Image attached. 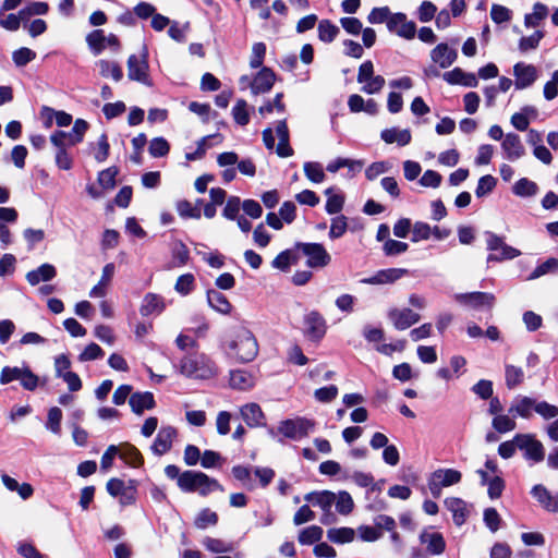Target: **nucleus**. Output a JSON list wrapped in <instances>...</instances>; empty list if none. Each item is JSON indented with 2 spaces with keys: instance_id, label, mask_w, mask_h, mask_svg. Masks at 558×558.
Masks as SVG:
<instances>
[{
  "instance_id": "c756f323",
  "label": "nucleus",
  "mask_w": 558,
  "mask_h": 558,
  "mask_svg": "<svg viewBox=\"0 0 558 558\" xmlns=\"http://www.w3.org/2000/svg\"><path fill=\"white\" fill-rule=\"evenodd\" d=\"M107 492L112 497H121V504L129 505L134 501V498L131 494L128 493L124 482L120 478L113 477L107 482L106 485Z\"/></svg>"
},
{
  "instance_id": "6e6d98bb",
  "label": "nucleus",
  "mask_w": 558,
  "mask_h": 558,
  "mask_svg": "<svg viewBox=\"0 0 558 558\" xmlns=\"http://www.w3.org/2000/svg\"><path fill=\"white\" fill-rule=\"evenodd\" d=\"M36 58V52L29 48L22 47L12 53V60L16 66H25Z\"/></svg>"
},
{
  "instance_id": "338daca9",
  "label": "nucleus",
  "mask_w": 558,
  "mask_h": 558,
  "mask_svg": "<svg viewBox=\"0 0 558 558\" xmlns=\"http://www.w3.org/2000/svg\"><path fill=\"white\" fill-rule=\"evenodd\" d=\"M534 411L545 420L555 418L558 415V408L546 401L537 402L535 400Z\"/></svg>"
},
{
  "instance_id": "37998d69",
  "label": "nucleus",
  "mask_w": 558,
  "mask_h": 558,
  "mask_svg": "<svg viewBox=\"0 0 558 558\" xmlns=\"http://www.w3.org/2000/svg\"><path fill=\"white\" fill-rule=\"evenodd\" d=\"M558 270V259L550 257L541 265H538L526 278L527 280H535L547 274H553Z\"/></svg>"
},
{
  "instance_id": "49530a36",
  "label": "nucleus",
  "mask_w": 558,
  "mask_h": 558,
  "mask_svg": "<svg viewBox=\"0 0 558 558\" xmlns=\"http://www.w3.org/2000/svg\"><path fill=\"white\" fill-rule=\"evenodd\" d=\"M492 426L497 433L505 434L515 429L517 423L513 416L499 414L493 418Z\"/></svg>"
},
{
  "instance_id": "603ef678",
  "label": "nucleus",
  "mask_w": 558,
  "mask_h": 558,
  "mask_svg": "<svg viewBox=\"0 0 558 558\" xmlns=\"http://www.w3.org/2000/svg\"><path fill=\"white\" fill-rule=\"evenodd\" d=\"M246 108L247 102L244 99H239L232 108L233 119L239 125L244 126L250 122V116Z\"/></svg>"
},
{
  "instance_id": "f8f14e48",
  "label": "nucleus",
  "mask_w": 558,
  "mask_h": 558,
  "mask_svg": "<svg viewBox=\"0 0 558 558\" xmlns=\"http://www.w3.org/2000/svg\"><path fill=\"white\" fill-rule=\"evenodd\" d=\"M177 437V429L172 426H162L150 447L151 451L156 456H162L167 453L171 447L172 441Z\"/></svg>"
},
{
  "instance_id": "79ce46f5",
  "label": "nucleus",
  "mask_w": 558,
  "mask_h": 558,
  "mask_svg": "<svg viewBox=\"0 0 558 558\" xmlns=\"http://www.w3.org/2000/svg\"><path fill=\"white\" fill-rule=\"evenodd\" d=\"M323 529L318 525H311L303 529L299 534V542L302 545H311L317 543L323 537Z\"/></svg>"
},
{
  "instance_id": "8fccbe9b",
  "label": "nucleus",
  "mask_w": 558,
  "mask_h": 558,
  "mask_svg": "<svg viewBox=\"0 0 558 558\" xmlns=\"http://www.w3.org/2000/svg\"><path fill=\"white\" fill-rule=\"evenodd\" d=\"M306 178L313 183H320L325 179L324 170L318 162L307 161L303 166Z\"/></svg>"
},
{
  "instance_id": "5fc2aeb1",
  "label": "nucleus",
  "mask_w": 558,
  "mask_h": 558,
  "mask_svg": "<svg viewBox=\"0 0 558 558\" xmlns=\"http://www.w3.org/2000/svg\"><path fill=\"white\" fill-rule=\"evenodd\" d=\"M496 184L497 180L493 175L486 174L481 177L475 189V195L477 197H483L489 194L495 189Z\"/></svg>"
},
{
  "instance_id": "e433bc0d",
  "label": "nucleus",
  "mask_w": 558,
  "mask_h": 558,
  "mask_svg": "<svg viewBox=\"0 0 558 558\" xmlns=\"http://www.w3.org/2000/svg\"><path fill=\"white\" fill-rule=\"evenodd\" d=\"M355 532L351 527H333L327 531V537L336 544H345L354 539Z\"/></svg>"
},
{
  "instance_id": "39448f33",
  "label": "nucleus",
  "mask_w": 558,
  "mask_h": 558,
  "mask_svg": "<svg viewBox=\"0 0 558 558\" xmlns=\"http://www.w3.org/2000/svg\"><path fill=\"white\" fill-rule=\"evenodd\" d=\"M295 248L307 257L306 265L311 268H324L331 262V256L320 243L296 242Z\"/></svg>"
},
{
  "instance_id": "c85d7f7f",
  "label": "nucleus",
  "mask_w": 558,
  "mask_h": 558,
  "mask_svg": "<svg viewBox=\"0 0 558 558\" xmlns=\"http://www.w3.org/2000/svg\"><path fill=\"white\" fill-rule=\"evenodd\" d=\"M445 505L447 509L452 512L453 522L460 526L466 521L468 511H466V504L456 497L447 498L445 500Z\"/></svg>"
},
{
  "instance_id": "7ed1b4c3",
  "label": "nucleus",
  "mask_w": 558,
  "mask_h": 558,
  "mask_svg": "<svg viewBox=\"0 0 558 558\" xmlns=\"http://www.w3.org/2000/svg\"><path fill=\"white\" fill-rule=\"evenodd\" d=\"M486 247L493 252L487 256V262H504L510 260L521 255V251L515 247L508 245L502 236L497 235L494 232L486 231Z\"/></svg>"
},
{
  "instance_id": "4d7b16f0",
  "label": "nucleus",
  "mask_w": 558,
  "mask_h": 558,
  "mask_svg": "<svg viewBox=\"0 0 558 558\" xmlns=\"http://www.w3.org/2000/svg\"><path fill=\"white\" fill-rule=\"evenodd\" d=\"M409 245L405 242L387 239L384 243L383 251L387 256H396L407 252Z\"/></svg>"
},
{
  "instance_id": "ea45409f",
  "label": "nucleus",
  "mask_w": 558,
  "mask_h": 558,
  "mask_svg": "<svg viewBox=\"0 0 558 558\" xmlns=\"http://www.w3.org/2000/svg\"><path fill=\"white\" fill-rule=\"evenodd\" d=\"M62 411L58 407L49 409L45 427L53 435H61Z\"/></svg>"
},
{
  "instance_id": "052dcab7",
  "label": "nucleus",
  "mask_w": 558,
  "mask_h": 558,
  "mask_svg": "<svg viewBox=\"0 0 558 558\" xmlns=\"http://www.w3.org/2000/svg\"><path fill=\"white\" fill-rule=\"evenodd\" d=\"M217 521V513L206 508L198 513L195 520V525L198 529H206L208 525H215Z\"/></svg>"
},
{
  "instance_id": "4be33fe9",
  "label": "nucleus",
  "mask_w": 558,
  "mask_h": 558,
  "mask_svg": "<svg viewBox=\"0 0 558 558\" xmlns=\"http://www.w3.org/2000/svg\"><path fill=\"white\" fill-rule=\"evenodd\" d=\"M199 481H207V474L201 471L186 470L179 477V488L185 493L196 492Z\"/></svg>"
},
{
  "instance_id": "f03ea898",
  "label": "nucleus",
  "mask_w": 558,
  "mask_h": 558,
  "mask_svg": "<svg viewBox=\"0 0 558 558\" xmlns=\"http://www.w3.org/2000/svg\"><path fill=\"white\" fill-rule=\"evenodd\" d=\"M181 374L186 377L205 379L216 374L215 364L205 355L185 356L180 364Z\"/></svg>"
},
{
  "instance_id": "e2e57ef3",
  "label": "nucleus",
  "mask_w": 558,
  "mask_h": 558,
  "mask_svg": "<svg viewBox=\"0 0 558 558\" xmlns=\"http://www.w3.org/2000/svg\"><path fill=\"white\" fill-rule=\"evenodd\" d=\"M471 390L483 400H488L493 396V383L487 379L478 380Z\"/></svg>"
},
{
  "instance_id": "f257e3e1",
  "label": "nucleus",
  "mask_w": 558,
  "mask_h": 558,
  "mask_svg": "<svg viewBox=\"0 0 558 558\" xmlns=\"http://www.w3.org/2000/svg\"><path fill=\"white\" fill-rule=\"evenodd\" d=\"M230 354L241 363L253 361L258 353L257 340L246 328H241L229 344Z\"/></svg>"
},
{
  "instance_id": "4468645a",
  "label": "nucleus",
  "mask_w": 558,
  "mask_h": 558,
  "mask_svg": "<svg viewBox=\"0 0 558 558\" xmlns=\"http://www.w3.org/2000/svg\"><path fill=\"white\" fill-rule=\"evenodd\" d=\"M240 414L242 420L250 428H256L266 425V416L259 404L255 402L242 405L240 408Z\"/></svg>"
},
{
  "instance_id": "f704fd0d",
  "label": "nucleus",
  "mask_w": 558,
  "mask_h": 558,
  "mask_svg": "<svg viewBox=\"0 0 558 558\" xmlns=\"http://www.w3.org/2000/svg\"><path fill=\"white\" fill-rule=\"evenodd\" d=\"M537 192V184L526 178L518 180L512 186V193L519 197H532L536 195Z\"/></svg>"
},
{
  "instance_id": "2f4dec72",
  "label": "nucleus",
  "mask_w": 558,
  "mask_h": 558,
  "mask_svg": "<svg viewBox=\"0 0 558 558\" xmlns=\"http://www.w3.org/2000/svg\"><path fill=\"white\" fill-rule=\"evenodd\" d=\"M207 302L213 310L221 314H229L232 307L226 295L213 289L207 291Z\"/></svg>"
},
{
  "instance_id": "a18cd8bd",
  "label": "nucleus",
  "mask_w": 558,
  "mask_h": 558,
  "mask_svg": "<svg viewBox=\"0 0 558 558\" xmlns=\"http://www.w3.org/2000/svg\"><path fill=\"white\" fill-rule=\"evenodd\" d=\"M335 505H336V510L342 515L350 514L354 508L353 499H352L351 495L345 490H340L336 495Z\"/></svg>"
},
{
  "instance_id": "774afa93",
  "label": "nucleus",
  "mask_w": 558,
  "mask_h": 558,
  "mask_svg": "<svg viewBox=\"0 0 558 558\" xmlns=\"http://www.w3.org/2000/svg\"><path fill=\"white\" fill-rule=\"evenodd\" d=\"M432 235V228L428 223L416 221L412 229V241L418 242L427 240Z\"/></svg>"
},
{
  "instance_id": "cd10ccee",
  "label": "nucleus",
  "mask_w": 558,
  "mask_h": 558,
  "mask_svg": "<svg viewBox=\"0 0 558 558\" xmlns=\"http://www.w3.org/2000/svg\"><path fill=\"white\" fill-rule=\"evenodd\" d=\"M114 270L116 267L113 263H108L104 266L99 282L96 286H94L89 291L90 298H102L106 295V287L111 281L114 275Z\"/></svg>"
},
{
  "instance_id": "6e6552de",
  "label": "nucleus",
  "mask_w": 558,
  "mask_h": 558,
  "mask_svg": "<svg viewBox=\"0 0 558 558\" xmlns=\"http://www.w3.org/2000/svg\"><path fill=\"white\" fill-rule=\"evenodd\" d=\"M515 442L518 449L524 451V458L534 462L544 460L545 452L543 444L532 434H517Z\"/></svg>"
},
{
  "instance_id": "3c124183",
  "label": "nucleus",
  "mask_w": 558,
  "mask_h": 558,
  "mask_svg": "<svg viewBox=\"0 0 558 558\" xmlns=\"http://www.w3.org/2000/svg\"><path fill=\"white\" fill-rule=\"evenodd\" d=\"M348 229V218L343 215H339L331 219L329 238L330 239H339L341 238Z\"/></svg>"
},
{
  "instance_id": "0eeeda50",
  "label": "nucleus",
  "mask_w": 558,
  "mask_h": 558,
  "mask_svg": "<svg viewBox=\"0 0 558 558\" xmlns=\"http://www.w3.org/2000/svg\"><path fill=\"white\" fill-rule=\"evenodd\" d=\"M148 51L145 46H143L142 52L140 56L131 54L128 59V77L131 81H136L144 85L149 86V65H148Z\"/></svg>"
},
{
  "instance_id": "f3484780",
  "label": "nucleus",
  "mask_w": 558,
  "mask_h": 558,
  "mask_svg": "<svg viewBox=\"0 0 558 558\" xmlns=\"http://www.w3.org/2000/svg\"><path fill=\"white\" fill-rule=\"evenodd\" d=\"M458 58V52L456 49L449 48V46L445 43L438 44L430 51V59L434 63L438 64L441 69H447Z\"/></svg>"
},
{
  "instance_id": "1a4fd4ad",
  "label": "nucleus",
  "mask_w": 558,
  "mask_h": 558,
  "mask_svg": "<svg viewBox=\"0 0 558 558\" xmlns=\"http://www.w3.org/2000/svg\"><path fill=\"white\" fill-rule=\"evenodd\" d=\"M305 336L314 341L320 340L327 330V323L318 311H311L304 315Z\"/></svg>"
},
{
  "instance_id": "c9c22d12",
  "label": "nucleus",
  "mask_w": 558,
  "mask_h": 558,
  "mask_svg": "<svg viewBox=\"0 0 558 558\" xmlns=\"http://www.w3.org/2000/svg\"><path fill=\"white\" fill-rule=\"evenodd\" d=\"M99 68V73L102 77H112L116 82H119L123 77V72L121 66L113 61L108 60H99L97 62Z\"/></svg>"
},
{
  "instance_id": "dca6fc26",
  "label": "nucleus",
  "mask_w": 558,
  "mask_h": 558,
  "mask_svg": "<svg viewBox=\"0 0 558 558\" xmlns=\"http://www.w3.org/2000/svg\"><path fill=\"white\" fill-rule=\"evenodd\" d=\"M276 81L275 72L267 66L260 69L251 83V90L254 95L269 92Z\"/></svg>"
},
{
  "instance_id": "a211bd4d",
  "label": "nucleus",
  "mask_w": 558,
  "mask_h": 558,
  "mask_svg": "<svg viewBox=\"0 0 558 558\" xmlns=\"http://www.w3.org/2000/svg\"><path fill=\"white\" fill-rule=\"evenodd\" d=\"M501 148L506 154V158L510 161H514L524 156L525 149L522 145L521 138L515 133L506 134Z\"/></svg>"
},
{
  "instance_id": "9b49d317",
  "label": "nucleus",
  "mask_w": 558,
  "mask_h": 558,
  "mask_svg": "<svg viewBox=\"0 0 558 558\" xmlns=\"http://www.w3.org/2000/svg\"><path fill=\"white\" fill-rule=\"evenodd\" d=\"M388 318L396 329L405 330L416 324L421 319V316L411 308H391L388 312Z\"/></svg>"
},
{
  "instance_id": "58836bf2",
  "label": "nucleus",
  "mask_w": 558,
  "mask_h": 558,
  "mask_svg": "<svg viewBox=\"0 0 558 558\" xmlns=\"http://www.w3.org/2000/svg\"><path fill=\"white\" fill-rule=\"evenodd\" d=\"M318 38L324 43H331L339 34V28L329 20H322L318 23Z\"/></svg>"
},
{
  "instance_id": "6ab92c4d",
  "label": "nucleus",
  "mask_w": 558,
  "mask_h": 558,
  "mask_svg": "<svg viewBox=\"0 0 558 558\" xmlns=\"http://www.w3.org/2000/svg\"><path fill=\"white\" fill-rule=\"evenodd\" d=\"M442 78L451 85H462L465 87H476L478 81L473 73H465L460 68H454L451 71L445 72Z\"/></svg>"
},
{
  "instance_id": "4c0bfd02",
  "label": "nucleus",
  "mask_w": 558,
  "mask_h": 558,
  "mask_svg": "<svg viewBox=\"0 0 558 558\" xmlns=\"http://www.w3.org/2000/svg\"><path fill=\"white\" fill-rule=\"evenodd\" d=\"M548 15V8L537 2L533 7V12L524 16V25L526 27H536Z\"/></svg>"
},
{
  "instance_id": "423d86ee",
  "label": "nucleus",
  "mask_w": 558,
  "mask_h": 558,
  "mask_svg": "<svg viewBox=\"0 0 558 558\" xmlns=\"http://www.w3.org/2000/svg\"><path fill=\"white\" fill-rule=\"evenodd\" d=\"M315 422L306 417L288 418L280 422L278 432L289 439H301L314 430Z\"/></svg>"
},
{
  "instance_id": "20e7f679",
  "label": "nucleus",
  "mask_w": 558,
  "mask_h": 558,
  "mask_svg": "<svg viewBox=\"0 0 558 558\" xmlns=\"http://www.w3.org/2000/svg\"><path fill=\"white\" fill-rule=\"evenodd\" d=\"M13 380H20L25 390L34 391L38 387L39 378L29 367L4 366L0 374V384L7 385Z\"/></svg>"
},
{
  "instance_id": "b1692460",
  "label": "nucleus",
  "mask_w": 558,
  "mask_h": 558,
  "mask_svg": "<svg viewBox=\"0 0 558 558\" xmlns=\"http://www.w3.org/2000/svg\"><path fill=\"white\" fill-rule=\"evenodd\" d=\"M57 275L53 265L45 263L38 268L33 269L26 274V280L31 286H37L40 281H50Z\"/></svg>"
},
{
  "instance_id": "864d4df0",
  "label": "nucleus",
  "mask_w": 558,
  "mask_h": 558,
  "mask_svg": "<svg viewBox=\"0 0 558 558\" xmlns=\"http://www.w3.org/2000/svg\"><path fill=\"white\" fill-rule=\"evenodd\" d=\"M544 37V32L535 31L531 36L522 37L519 40V49L521 52L534 50L538 47L541 39Z\"/></svg>"
},
{
  "instance_id": "ddd939ff",
  "label": "nucleus",
  "mask_w": 558,
  "mask_h": 558,
  "mask_svg": "<svg viewBox=\"0 0 558 558\" xmlns=\"http://www.w3.org/2000/svg\"><path fill=\"white\" fill-rule=\"evenodd\" d=\"M456 299L459 303L473 308H490L495 301V296L487 292H470L457 294Z\"/></svg>"
},
{
  "instance_id": "2eb2a0df",
  "label": "nucleus",
  "mask_w": 558,
  "mask_h": 558,
  "mask_svg": "<svg viewBox=\"0 0 558 558\" xmlns=\"http://www.w3.org/2000/svg\"><path fill=\"white\" fill-rule=\"evenodd\" d=\"M513 75L515 76V88L524 89L537 80V70L532 64L519 62L513 66Z\"/></svg>"
},
{
  "instance_id": "393cba45",
  "label": "nucleus",
  "mask_w": 558,
  "mask_h": 558,
  "mask_svg": "<svg viewBox=\"0 0 558 558\" xmlns=\"http://www.w3.org/2000/svg\"><path fill=\"white\" fill-rule=\"evenodd\" d=\"M420 541L423 544H427V551L430 555H441L446 549V542L444 539V536L438 532H423L420 535Z\"/></svg>"
},
{
  "instance_id": "aec40b11",
  "label": "nucleus",
  "mask_w": 558,
  "mask_h": 558,
  "mask_svg": "<svg viewBox=\"0 0 558 558\" xmlns=\"http://www.w3.org/2000/svg\"><path fill=\"white\" fill-rule=\"evenodd\" d=\"M129 404L132 411L141 415L145 410H151L155 408L154 395L149 391L134 392L129 398Z\"/></svg>"
},
{
  "instance_id": "72a5a7b5",
  "label": "nucleus",
  "mask_w": 558,
  "mask_h": 558,
  "mask_svg": "<svg viewBox=\"0 0 558 558\" xmlns=\"http://www.w3.org/2000/svg\"><path fill=\"white\" fill-rule=\"evenodd\" d=\"M254 380L251 374L236 369L230 372V386L234 389L246 390L253 387Z\"/></svg>"
},
{
  "instance_id": "a878e982",
  "label": "nucleus",
  "mask_w": 558,
  "mask_h": 558,
  "mask_svg": "<svg viewBox=\"0 0 558 558\" xmlns=\"http://www.w3.org/2000/svg\"><path fill=\"white\" fill-rule=\"evenodd\" d=\"M165 310L163 299L155 293H147L140 307L142 316H149L151 314H160Z\"/></svg>"
},
{
  "instance_id": "7c9ffc66",
  "label": "nucleus",
  "mask_w": 558,
  "mask_h": 558,
  "mask_svg": "<svg viewBox=\"0 0 558 558\" xmlns=\"http://www.w3.org/2000/svg\"><path fill=\"white\" fill-rule=\"evenodd\" d=\"M430 476L442 487L458 484L462 478L461 472L454 469H438L434 471Z\"/></svg>"
},
{
  "instance_id": "680f3d73",
  "label": "nucleus",
  "mask_w": 558,
  "mask_h": 558,
  "mask_svg": "<svg viewBox=\"0 0 558 558\" xmlns=\"http://www.w3.org/2000/svg\"><path fill=\"white\" fill-rule=\"evenodd\" d=\"M194 276L192 274L181 275L175 282L174 289L182 295H187L194 287Z\"/></svg>"
},
{
  "instance_id": "13d9d810",
  "label": "nucleus",
  "mask_w": 558,
  "mask_h": 558,
  "mask_svg": "<svg viewBox=\"0 0 558 558\" xmlns=\"http://www.w3.org/2000/svg\"><path fill=\"white\" fill-rule=\"evenodd\" d=\"M266 54V45L264 43H255L252 47L250 66L252 69L260 68Z\"/></svg>"
},
{
  "instance_id": "473e14b6",
  "label": "nucleus",
  "mask_w": 558,
  "mask_h": 558,
  "mask_svg": "<svg viewBox=\"0 0 558 558\" xmlns=\"http://www.w3.org/2000/svg\"><path fill=\"white\" fill-rule=\"evenodd\" d=\"M120 458L125 461L131 466L138 468L144 463V459L140 450L131 445L125 444L119 450Z\"/></svg>"
},
{
  "instance_id": "0e129e2a",
  "label": "nucleus",
  "mask_w": 558,
  "mask_h": 558,
  "mask_svg": "<svg viewBox=\"0 0 558 558\" xmlns=\"http://www.w3.org/2000/svg\"><path fill=\"white\" fill-rule=\"evenodd\" d=\"M118 174V169L116 167H110L99 172L98 182L104 189H113L116 185V177Z\"/></svg>"
},
{
  "instance_id": "a19ab883",
  "label": "nucleus",
  "mask_w": 558,
  "mask_h": 558,
  "mask_svg": "<svg viewBox=\"0 0 558 558\" xmlns=\"http://www.w3.org/2000/svg\"><path fill=\"white\" fill-rule=\"evenodd\" d=\"M505 379H506V386L509 389H513L520 384L523 383L524 379V373L521 367L514 366V365H506L505 367Z\"/></svg>"
},
{
  "instance_id": "bf43d9fd",
  "label": "nucleus",
  "mask_w": 558,
  "mask_h": 558,
  "mask_svg": "<svg viewBox=\"0 0 558 558\" xmlns=\"http://www.w3.org/2000/svg\"><path fill=\"white\" fill-rule=\"evenodd\" d=\"M522 320L525 325L526 330L530 332L538 330L543 325L542 316L533 311L524 312L522 315Z\"/></svg>"
},
{
  "instance_id": "c03bdc74",
  "label": "nucleus",
  "mask_w": 558,
  "mask_h": 558,
  "mask_svg": "<svg viewBox=\"0 0 558 558\" xmlns=\"http://www.w3.org/2000/svg\"><path fill=\"white\" fill-rule=\"evenodd\" d=\"M86 43L95 56H98L106 48L104 31L95 29L86 36Z\"/></svg>"
},
{
  "instance_id": "bb28decb",
  "label": "nucleus",
  "mask_w": 558,
  "mask_h": 558,
  "mask_svg": "<svg viewBox=\"0 0 558 558\" xmlns=\"http://www.w3.org/2000/svg\"><path fill=\"white\" fill-rule=\"evenodd\" d=\"M380 137L387 144L397 143L399 146L408 145L412 138L410 130H398L397 128L385 129L381 131Z\"/></svg>"
},
{
  "instance_id": "412c9836",
  "label": "nucleus",
  "mask_w": 558,
  "mask_h": 558,
  "mask_svg": "<svg viewBox=\"0 0 558 558\" xmlns=\"http://www.w3.org/2000/svg\"><path fill=\"white\" fill-rule=\"evenodd\" d=\"M534 408L535 399L526 396H518L513 400L508 412L513 417L520 416L523 418H530L532 416V411H534Z\"/></svg>"
},
{
  "instance_id": "69168bd1",
  "label": "nucleus",
  "mask_w": 558,
  "mask_h": 558,
  "mask_svg": "<svg viewBox=\"0 0 558 558\" xmlns=\"http://www.w3.org/2000/svg\"><path fill=\"white\" fill-rule=\"evenodd\" d=\"M337 396H338V387L335 385L318 388L314 392L315 399L323 403L332 401L333 399H336Z\"/></svg>"
},
{
  "instance_id": "5701e85b",
  "label": "nucleus",
  "mask_w": 558,
  "mask_h": 558,
  "mask_svg": "<svg viewBox=\"0 0 558 558\" xmlns=\"http://www.w3.org/2000/svg\"><path fill=\"white\" fill-rule=\"evenodd\" d=\"M304 499L314 507H319L323 512H328L336 501V494L330 490L312 492L306 494Z\"/></svg>"
},
{
  "instance_id": "de8ad7c7",
  "label": "nucleus",
  "mask_w": 558,
  "mask_h": 558,
  "mask_svg": "<svg viewBox=\"0 0 558 558\" xmlns=\"http://www.w3.org/2000/svg\"><path fill=\"white\" fill-rule=\"evenodd\" d=\"M332 190V187H329L325 191V194L328 196L325 209L329 215L340 213L344 205V197L342 195L331 194Z\"/></svg>"
},
{
  "instance_id": "9d476101",
  "label": "nucleus",
  "mask_w": 558,
  "mask_h": 558,
  "mask_svg": "<svg viewBox=\"0 0 558 558\" xmlns=\"http://www.w3.org/2000/svg\"><path fill=\"white\" fill-rule=\"evenodd\" d=\"M408 274V270L404 268H388V269H381L375 272L371 277H366L360 280L363 284H372V286H378V284H389L393 283L400 278H402L404 275Z\"/></svg>"
},
{
  "instance_id": "09e8293b",
  "label": "nucleus",
  "mask_w": 558,
  "mask_h": 558,
  "mask_svg": "<svg viewBox=\"0 0 558 558\" xmlns=\"http://www.w3.org/2000/svg\"><path fill=\"white\" fill-rule=\"evenodd\" d=\"M170 145L163 137H155L150 141L148 151L154 158L165 157L169 154Z\"/></svg>"
}]
</instances>
